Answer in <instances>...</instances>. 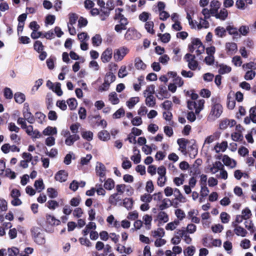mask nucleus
Instances as JSON below:
<instances>
[{
    "mask_svg": "<svg viewBox=\"0 0 256 256\" xmlns=\"http://www.w3.org/2000/svg\"><path fill=\"white\" fill-rule=\"evenodd\" d=\"M42 84V80L38 79L34 82V86L31 89L30 93L32 94H35L36 92L38 90L39 88Z\"/></svg>",
    "mask_w": 256,
    "mask_h": 256,
    "instance_id": "nucleus-45",
    "label": "nucleus"
},
{
    "mask_svg": "<svg viewBox=\"0 0 256 256\" xmlns=\"http://www.w3.org/2000/svg\"><path fill=\"white\" fill-rule=\"evenodd\" d=\"M141 34L134 29L129 28L126 32L124 38L127 40H136L140 38Z\"/></svg>",
    "mask_w": 256,
    "mask_h": 256,
    "instance_id": "nucleus-10",
    "label": "nucleus"
},
{
    "mask_svg": "<svg viewBox=\"0 0 256 256\" xmlns=\"http://www.w3.org/2000/svg\"><path fill=\"white\" fill-rule=\"evenodd\" d=\"M110 12L107 10L104 9H100V12L99 14L100 18L101 20L104 21L106 20V18L110 15Z\"/></svg>",
    "mask_w": 256,
    "mask_h": 256,
    "instance_id": "nucleus-55",
    "label": "nucleus"
},
{
    "mask_svg": "<svg viewBox=\"0 0 256 256\" xmlns=\"http://www.w3.org/2000/svg\"><path fill=\"white\" fill-rule=\"evenodd\" d=\"M222 162L225 166L230 168H234L236 166V162L234 159L231 158L228 155L224 154L222 156Z\"/></svg>",
    "mask_w": 256,
    "mask_h": 256,
    "instance_id": "nucleus-14",
    "label": "nucleus"
},
{
    "mask_svg": "<svg viewBox=\"0 0 256 256\" xmlns=\"http://www.w3.org/2000/svg\"><path fill=\"white\" fill-rule=\"evenodd\" d=\"M174 196L175 197L174 200H178L180 202L184 203L186 201V198L182 194L178 188H175Z\"/></svg>",
    "mask_w": 256,
    "mask_h": 256,
    "instance_id": "nucleus-30",
    "label": "nucleus"
},
{
    "mask_svg": "<svg viewBox=\"0 0 256 256\" xmlns=\"http://www.w3.org/2000/svg\"><path fill=\"white\" fill-rule=\"evenodd\" d=\"M85 184L86 182H84L82 181L80 182H78V181L74 180L70 184L69 188L73 192H76L79 186L84 187Z\"/></svg>",
    "mask_w": 256,
    "mask_h": 256,
    "instance_id": "nucleus-27",
    "label": "nucleus"
},
{
    "mask_svg": "<svg viewBox=\"0 0 256 256\" xmlns=\"http://www.w3.org/2000/svg\"><path fill=\"white\" fill-rule=\"evenodd\" d=\"M194 55L187 54L184 56V59L188 63V67L192 70H196L198 65V62L195 60Z\"/></svg>",
    "mask_w": 256,
    "mask_h": 256,
    "instance_id": "nucleus-8",
    "label": "nucleus"
},
{
    "mask_svg": "<svg viewBox=\"0 0 256 256\" xmlns=\"http://www.w3.org/2000/svg\"><path fill=\"white\" fill-rule=\"evenodd\" d=\"M80 138V136L76 134H74L69 136L65 140V144L68 146H70L74 144V143L78 140Z\"/></svg>",
    "mask_w": 256,
    "mask_h": 256,
    "instance_id": "nucleus-28",
    "label": "nucleus"
},
{
    "mask_svg": "<svg viewBox=\"0 0 256 256\" xmlns=\"http://www.w3.org/2000/svg\"><path fill=\"white\" fill-rule=\"evenodd\" d=\"M142 220L147 230H150L152 220V216L148 214H144L142 217Z\"/></svg>",
    "mask_w": 256,
    "mask_h": 256,
    "instance_id": "nucleus-31",
    "label": "nucleus"
},
{
    "mask_svg": "<svg viewBox=\"0 0 256 256\" xmlns=\"http://www.w3.org/2000/svg\"><path fill=\"white\" fill-rule=\"evenodd\" d=\"M228 146L226 141H222L221 142H218L214 146V150L216 152L220 153L224 152Z\"/></svg>",
    "mask_w": 256,
    "mask_h": 256,
    "instance_id": "nucleus-20",
    "label": "nucleus"
},
{
    "mask_svg": "<svg viewBox=\"0 0 256 256\" xmlns=\"http://www.w3.org/2000/svg\"><path fill=\"white\" fill-rule=\"evenodd\" d=\"M134 154L131 156L130 159L136 164H138L140 162L141 160V155L140 152L136 148H134Z\"/></svg>",
    "mask_w": 256,
    "mask_h": 256,
    "instance_id": "nucleus-26",
    "label": "nucleus"
},
{
    "mask_svg": "<svg viewBox=\"0 0 256 256\" xmlns=\"http://www.w3.org/2000/svg\"><path fill=\"white\" fill-rule=\"evenodd\" d=\"M68 176V174L66 171L60 170L56 173L54 178L56 181L62 182L66 180Z\"/></svg>",
    "mask_w": 256,
    "mask_h": 256,
    "instance_id": "nucleus-18",
    "label": "nucleus"
},
{
    "mask_svg": "<svg viewBox=\"0 0 256 256\" xmlns=\"http://www.w3.org/2000/svg\"><path fill=\"white\" fill-rule=\"evenodd\" d=\"M109 100L112 104H116L119 102V99L118 97V94L115 92H112L110 94Z\"/></svg>",
    "mask_w": 256,
    "mask_h": 256,
    "instance_id": "nucleus-47",
    "label": "nucleus"
},
{
    "mask_svg": "<svg viewBox=\"0 0 256 256\" xmlns=\"http://www.w3.org/2000/svg\"><path fill=\"white\" fill-rule=\"evenodd\" d=\"M236 124V122L234 120L224 119L222 120L219 125L221 130H225L228 128H232Z\"/></svg>",
    "mask_w": 256,
    "mask_h": 256,
    "instance_id": "nucleus-13",
    "label": "nucleus"
},
{
    "mask_svg": "<svg viewBox=\"0 0 256 256\" xmlns=\"http://www.w3.org/2000/svg\"><path fill=\"white\" fill-rule=\"evenodd\" d=\"M220 134L219 132H215L212 134L207 136L204 142V144H210L214 142L215 140H218L220 137Z\"/></svg>",
    "mask_w": 256,
    "mask_h": 256,
    "instance_id": "nucleus-23",
    "label": "nucleus"
},
{
    "mask_svg": "<svg viewBox=\"0 0 256 256\" xmlns=\"http://www.w3.org/2000/svg\"><path fill=\"white\" fill-rule=\"evenodd\" d=\"M169 220V216L167 213L160 210L157 214L155 220H158L160 224L166 223Z\"/></svg>",
    "mask_w": 256,
    "mask_h": 256,
    "instance_id": "nucleus-19",
    "label": "nucleus"
},
{
    "mask_svg": "<svg viewBox=\"0 0 256 256\" xmlns=\"http://www.w3.org/2000/svg\"><path fill=\"white\" fill-rule=\"evenodd\" d=\"M69 20L68 24L73 26L78 19V15L74 13H70L68 15Z\"/></svg>",
    "mask_w": 256,
    "mask_h": 256,
    "instance_id": "nucleus-58",
    "label": "nucleus"
},
{
    "mask_svg": "<svg viewBox=\"0 0 256 256\" xmlns=\"http://www.w3.org/2000/svg\"><path fill=\"white\" fill-rule=\"evenodd\" d=\"M205 100L204 99H199L198 100H188V108L190 110H195L196 114L198 115L204 109Z\"/></svg>",
    "mask_w": 256,
    "mask_h": 256,
    "instance_id": "nucleus-2",
    "label": "nucleus"
},
{
    "mask_svg": "<svg viewBox=\"0 0 256 256\" xmlns=\"http://www.w3.org/2000/svg\"><path fill=\"white\" fill-rule=\"evenodd\" d=\"M24 110L23 111L24 118L29 123L32 124L34 122V119L32 113L30 112L28 105L27 104H24Z\"/></svg>",
    "mask_w": 256,
    "mask_h": 256,
    "instance_id": "nucleus-16",
    "label": "nucleus"
},
{
    "mask_svg": "<svg viewBox=\"0 0 256 256\" xmlns=\"http://www.w3.org/2000/svg\"><path fill=\"white\" fill-rule=\"evenodd\" d=\"M234 232L238 236L242 237L246 236L248 233L244 228L240 226H236L235 228L234 229Z\"/></svg>",
    "mask_w": 256,
    "mask_h": 256,
    "instance_id": "nucleus-36",
    "label": "nucleus"
},
{
    "mask_svg": "<svg viewBox=\"0 0 256 256\" xmlns=\"http://www.w3.org/2000/svg\"><path fill=\"white\" fill-rule=\"evenodd\" d=\"M178 205L176 202H174V200L172 201L168 198H164L162 201V204L158 206V208L160 210H163L170 206H174L176 207Z\"/></svg>",
    "mask_w": 256,
    "mask_h": 256,
    "instance_id": "nucleus-15",
    "label": "nucleus"
},
{
    "mask_svg": "<svg viewBox=\"0 0 256 256\" xmlns=\"http://www.w3.org/2000/svg\"><path fill=\"white\" fill-rule=\"evenodd\" d=\"M222 168H224L223 164L220 161H216L212 164L209 165L208 166V170L212 174H215L220 171Z\"/></svg>",
    "mask_w": 256,
    "mask_h": 256,
    "instance_id": "nucleus-12",
    "label": "nucleus"
},
{
    "mask_svg": "<svg viewBox=\"0 0 256 256\" xmlns=\"http://www.w3.org/2000/svg\"><path fill=\"white\" fill-rule=\"evenodd\" d=\"M231 70V68L227 65L221 64L219 66L218 72L220 74H224L229 73Z\"/></svg>",
    "mask_w": 256,
    "mask_h": 256,
    "instance_id": "nucleus-42",
    "label": "nucleus"
},
{
    "mask_svg": "<svg viewBox=\"0 0 256 256\" xmlns=\"http://www.w3.org/2000/svg\"><path fill=\"white\" fill-rule=\"evenodd\" d=\"M222 112V107L218 103L214 104L211 108L210 112L208 116V119L210 121L215 120L218 118Z\"/></svg>",
    "mask_w": 256,
    "mask_h": 256,
    "instance_id": "nucleus-3",
    "label": "nucleus"
},
{
    "mask_svg": "<svg viewBox=\"0 0 256 256\" xmlns=\"http://www.w3.org/2000/svg\"><path fill=\"white\" fill-rule=\"evenodd\" d=\"M178 144L179 146L178 150L184 154H186V144L188 143L187 140L185 138H179L177 140Z\"/></svg>",
    "mask_w": 256,
    "mask_h": 256,
    "instance_id": "nucleus-24",
    "label": "nucleus"
},
{
    "mask_svg": "<svg viewBox=\"0 0 256 256\" xmlns=\"http://www.w3.org/2000/svg\"><path fill=\"white\" fill-rule=\"evenodd\" d=\"M32 238L34 241L40 245L44 244L46 242L44 234L42 230L38 227H34L31 229Z\"/></svg>",
    "mask_w": 256,
    "mask_h": 256,
    "instance_id": "nucleus-4",
    "label": "nucleus"
},
{
    "mask_svg": "<svg viewBox=\"0 0 256 256\" xmlns=\"http://www.w3.org/2000/svg\"><path fill=\"white\" fill-rule=\"evenodd\" d=\"M180 222L178 220H175L167 224L165 226V229L166 230H174L177 228Z\"/></svg>",
    "mask_w": 256,
    "mask_h": 256,
    "instance_id": "nucleus-37",
    "label": "nucleus"
},
{
    "mask_svg": "<svg viewBox=\"0 0 256 256\" xmlns=\"http://www.w3.org/2000/svg\"><path fill=\"white\" fill-rule=\"evenodd\" d=\"M220 6V3L216 0H213L210 2V6L211 12L212 14H216Z\"/></svg>",
    "mask_w": 256,
    "mask_h": 256,
    "instance_id": "nucleus-34",
    "label": "nucleus"
},
{
    "mask_svg": "<svg viewBox=\"0 0 256 256\" xmlns=\"http://www.w3.org/2000/svg\"><path fill=\"white\" fill-rule=\"evenodd\" d=\"M57 133L58 130L56 127L48 126L42 130V135L50 136L56 135Z\"/></svg>",
    "mask_w": 256,
    "mask_h": 256,
    "instance_id": "nucleus-21",
    "label": "nucleus"
},
{
    "mask_svg": "<svg viewBox=\"0 0 256 256\" xmlns=\"http://www.w3.org/2000/svg\"><path fill=\"white\" fill-rule=\"evenodd\" d=\"M98 137L102 141H107L110 139V134L107 130H102L98 132Z\"/></svg>",
    "mask_w": 256,
    "mask_h": 256,
    "instance_id": "nucleus-38",
    "label": "nucleus"
},
{
    "mask_svg": "<svg viewBox=\"0 0 256 256\" xmlns=\"http://www.w3.org/2000/svg\"><path fill=\"white\" fill-rule=\"evenodd\" d=\"M112 48H106L102 54L100 59L102 62L107 63L110 61L112 56Z\"/></svg>",
    "mask_w": 256,
    "mask_h": 256,
    "instance_id": "nucleus-9",
    "label": "nucleus"
},
{
    "mask_svg": "<svg viewBox=\"0 0 256 256\" xmlns=\"http://www.w3.org/2000/svg\"><path fill=\"white\" fill-rule=\"evenodd\" d=\"M256 73L255 72L250 70H248L244 76V78L246 80H252L256 76Z\"/></svg>",
    "mask_w": 256,
    "mask_h": 256,
    "instance_id": "nucleus-63",
    "label": "nucleus"
},
{
    "mask_svg": "<svg viewBox=\"0 0 256 256\" xmlns=\"http://www.w3.org/2000/svg\"><path fill=\"white\" fill-rule=\"evenodd\" d=\"M186 19L188 22H192V16L194 15L195 9L194 7H190L186 9Z\"/></svg>",
    "mask_w": 256,
    "mask_h": 256,
    "instance_id": "nucleus-46",
    "label": "nucleus"
},
{
    "mask_svg": "<svg viewBox=\"0 0 256 256\" xmlns=\"http://www.w3.org/2000/svg\"><path fill=\"white\" fill-rule=\"evenodd\" d=\"M209 26L208 22L207 21V19H205L204 18L202 19V18H200V22H198V30L204 28H206Z\"/></svg>",
    "mask_w": 256,
    "mask_h": 256,
    "instance_id": "nucleus-56",
    "label": "nucleus"
},
{
    "mask_svg": "<svg viewBox=\"0 0 256 256\" xmlns=\"http://www.w3.org/2000/svg\"><path fill=\"white\" fill-rule=\"evenodd\" d=\"M82 138L91 141L93 139V132L90 130H82L81 133Z\"/></svg>",
    "mask_w": 256,
    "mask_h": 256,
    "instance_id": "nucleus-39",
    "label": "nucleus"
},
{
    "mask_svg": "<svg viewBox=\"0 0 256 256\" xmlns=\"http://www.w3.org/2000/svg\"><path fill=\"white\" fill-rule=\"evenodd\" d=\"M133 200L130 198H125L123 200V206L128 210L132 208L133 206Z\"/></svg>",
    "mask_w": 256,
    "mask_h": 256,
    "instance_id": "nucleus-51",
    "label": "nucleus"
},
{
    "mask_svg": "<svg viewBox=\"0 0 256 256\" xmlns=\"http://www.w3.org/2000/svg\"><path fill=\"white\" fill-rule=\"evenodd\" d=\"M190 52H192L196 50L197 55L200 54L204 52V47L198 38H194L192 41V45L189 46Z\"/></svg>",
    "mask_w": 256,
    "mask_h": 256,
    "instance_id": "nucleus-5",
    "label": "nucleus"
},
{
    "mask_svg": "<svg viewBox=\"0 0 256 256\" xmlns=\"http://www.w3.org/2000/svg\"><path fill=\"white\" fill-rule=\"evenodd\" d=\"M116 76L110 72L107 73L105 76L104 82L110 84L115 80Z\"/></svg>",
    "mask_w": 256,
    "mask_h": 256,
    "instance_id": "nucleus-50",
    "label": "nucleus"
},
{
    "mask_svg": "<svg viewBox=\"0 0 256 256\" xmlns=\"http://www.w3.org/2000/svg\"><path fill=\"white\" fill-rule=\"evenodd\" d=\"M129 50L126 47H121L116 49L114 54V58L116 62L122 60L128 52Z\"/></svg>",
    "mask_w": 256,
    "mask_h": 256,
    "instance_id": "nucleus-7",
    "label": "nucleus"
},
{
    "mask_svg": "<svg viewBox=\"0 0 256 256\" xmlns=\"http://www.w3.org/2000/svg\"><path fill=\"white\" fill-rule=\"evenodd\" d=\"M67 104L72 110H74L77 106V102L75 98H71L67 100Z\"/></svg>",
    "mask_w": 256,
    "mask_h": 256,
    "instance_id": "nucleus-62",
    "label": "nucleus"
},
{
    "mask_svg": "<svg viewBox=\"0 0 256 256\" xmlns=\"http://www.w3.org/2000/svg\"><path fill=\"white\" fill-rule=\"evenodd\" d=\"M134 66L138 70H144L146 68V64L140 58H135Z\"/></svg>",
    "mask_w": 256,
    "mask_h": 256,
    "instance_id": "nucleus-35",
    "label": "nucleus"
},
{
    "mask_svg": "<svg viewBox=\"0 0 256 256\" xmlns=\"http://www.w3.org/2000/svg\"><path fill=\"white\" fill-rule=\"evenodd\" d=\"M121 200L120 195L118 194L114 193L110 196L108 202L112 205L116 206Z\"/></svg>",
    "mask_w": 256,
    "mask_h": 256,
    "instance_id": "nucleus-25",
    "label": "nucleus"
},
{
    "mask_svg": "<svg viewBox=\"0 0 256 256\" xmlns=\"http://www.w3.org/2000/svg\"><path fill=\"white\" fill-rule=\"evenodd\" d=\"M45 118L46 116L40 112H37L35 114V118L36 120L40 124H42L43 122L45 120Z\"/></svg>",
    "mask_w": 256,
    "mask_h": 256,
    "instance_id": "nucleus-60",
    "label": "nucleus"
},
{
    "mask_svg": "<svg viewBox=\"0 0 256 256\" xmlns=\"http://www.w3.org/2000/svg\"><path fill=\"white\" fill-rule=\"evenodd\" d=\"M158 94L160 96L159 97V98L160 99H163L164 98H167L170 96V94H168L166 87H162L160 88Z\"/></svg>",
    "mask_w": 256,
    "mask_h": 256,
    "instance_id": "nucleus-49",
    "label": "nucleus"
},
{
    "mask_svg": "<svg viewBox=\"0 0 256 256\" xmlns=\"http://www.w3.org/2000/svg\"><path fill=\"white\" fill-rule=\"evenodd\" d=\"M19 250L16 247L8 248V256H17L19 253Z\"/></svg>",
    "mask_w": 256,
    "mask_h": 256,
    "instance_id": "nucleus-64",
    "label": "nucleus"
},
{
    "mask_svg": "<svg viewBox=\"0 0 256 256\" xmlns=\"http://www.w3.org/2000/svg\"><path fill=\"white\" fill-rule=\"evenodd\" d=\"M228 12L226 10L223 8L220 12L216 14V18H218L222 20H225L228 16Z\"/></svg>",
    "mask_w": 256,
    "mask_h": 256,
    "instance_id": "nucleus-57",
    "label": "nucleus"
},
{
    "mask_svg": "<svg viewBox=\"0 0 256 256\" xmlns=\"http://www.w3.org/2000/svg\"><path fill=\"white\" fill-rule=\"evenodd\" d=\"M2 151L5 154L12 152H19L20 149L16 145H10V144H4L1 147Z\"/></svg>",
    "mask_w": 256,
    "mask_h": 256,
    "instance_id": "nucleus-11",
    "label": "nucleus"
},
{
    "mask_svg": "<svg viewBox=\"0 0 256 256\" xmlns=\"http://www.w3.org/2000/svg\"><path fill=\"white\" fill-rule=\"evenodd\" d=\"M234 92H230L227 96V106L230 110H232L235 107L236 102L234 99Z\"/></svg>",
    "mask_w": 256,
    "mask_h": 256,
    "instance_id": "nucleus-22",
    "label": "nucleus"
},
{
    "mask_svg": "<svg viewBox=\"0 0 256 256\" xmlns=\"http://www.w3.org/2000/svg\"><path fill=\"white\" fill-rule=\"evenodd\" d=\"M46 232L52 233L54 231V227L58 226L60 224V221L56 219L54 216L46 214Z\"/></svg>",
    "mask_w": 256,
    "mask_h": 256,
    "instance_id": "nucleus-1",
    "label": "nucleus"
},
{
    "mask_svg": "<svg viewBox=\"0 0 256 256\" xmlns=\"http://www.w3.org/2000/svg\"><path fill=\"white\" fill-rule=\"evenodd\" d=\"M14 100L17 103L22 104L26 100L25 95L21 92H16L14 96Z\"/></svg>",
    "mask_w": 256,
    "mask_h": 256,
    "instance_id": "nucleus-44",
    "label": "nucleus"
},
{
    "mask_svg": "<svg viewBox=\"0 0 256 256\" xmlns=\"http://www.w3.org/2000/svg\"><path fill=\"white\" fill-rule=\"evenodd\" d=\"M226 50L228 54L231 55L235 54L238 50L237 45L234 42H228L225 44Z\"/></svg>",
    "mask_w": 256,
    "mask_h": 256,
    "instance_id": "nucleus-17",
    "label": "nucleus"
},
{
    "mask_svg": "<svg viewBox=\"0 0 256 256\" xmlns=\"http://www.w3.org/2000/svg\"><path fill=\"white\" fill-rule=\"evenodd\" d=\"M106 222L112 226L116 228H118L120 226V224L118 221L115 220L113 215L109 216L106 218Z\"/></svg>",
    "mask_w": 256,
    "mask_h": 256,
    "instance_id": "nucleus-33",
    "label": "nucleus"
},
{
    "mask_svg": "<svg viewBox=\"0 0 256 256\" xmlns=\"http://www.w3.org/2000/svg\"><path fill=\"white\" fill-rule=\"evenodd\" d=\"M96 176L100 177V181L101 183L106 180V166L101 162H97L96 166Z\"/></svg>",
    "mask_w": 256,
    "mask_h": 256,
    "instance_id": "nucleus-6",
    "label": "nucleus"
},
{
    "mask_svg": "<svg viewBox=\"0 0 256 256\" xmlns=\"http://www.w3.org/2000/svg\"><path fill=\"white\" fill-rule=\"evenodd\" d=\"M151 234L154 238H160L164 236L165 232L164 230L162 228H158L156 230L151 232Z\"/></svg>",
    "mask_w": 256,
    "mask_h": 256,
    "instance_id": "nucleus-29",
    "label": "nucleus"
},
{
    "mask_svg": "<svg viewBox=\"0 0 256 256\" xmlns=\"http://www.w3.org/2000/svg\"><path fill=\"white\" fill-rule=\"evenodd\" d=\"M47 206L51 210H54L59 206V204L56 200H50L47 202Z\"/></svg>",
    "mask_w": 256,
    "mask_h": 256,
    "instance_id": "nucleus-59",
    "label": "nucleus"
},
{
    "mask_svg": "<svg viewBox=\"0 0 256 256\" xmlns=\"http://www.w3.org/2000/svg\"><path fill=\"white\" fill-rule=\"evenodd\" d=\"M196 252V248L194 246H191L186 248L184 251L186 256H192Z\"/></svg>",
    "mask_w": 256,
    "mask_h": 256,
    "instance_id": "nucleus-53",
    "label": "nucleus"
},
{
    "mask_svg": "<svg viewBox=\"0 0 256 256\" xmlns=\"http://www.w3.org/2000/svg\"><path fill=\"white\" fill-rule=\"evenodd\" d=\"M47 194L50 198H54L58 196V190L53 188H48L46 190Z\"/></svg>",
    "mask_w": 256,
    "mask_h": 256,
    "instance_id": "nucleus-43",
    "label": "nucleus"
},
{
    "mask_svg": "<svg viewBox=\"0 0 256 256\" xmlns=\"http://www.w3.org/2000/svg\"><path fill=\"white\" fill-rule=\"evenodd\" d=\"M34 186L36 190L38 192H41L44 188V185L42 179H39L35 181Z\"/></svg>",
    "mask_w": 256,
    "mask_h": 256,
    "instance_id": "nucleus-41",
    "label": "nucleus"
},
{
    "mask_svg": "<svg viewBox=\"0 0 256 256\" xmlns=\"http://www.w3.org/2000/svg\"><path fill=\"white\" fill-rule=\"evenodd\" d=\"M146 98V104L150 108H153L156 105V98L154 96H144Z\"/></svg>",
    "mask_w": 256,
    "mask_h": 256,
    "instance_id": "nucleus-32",
    "label": "nucleus"
},
{
    "mask_svg": "<svg viewBox=\"0 0 256 256\" xmlns=\"http://www.w3.org/2000/svg\"><path fill=\"white\" fill-rule=\"evenodd\" d=\"M92 44L94 46H99L102 42V38L100 34H96L92 38Z\"/></svg>",
    "mask_w": 256,
    "mask_h": 256,
    "instance_id": "nucleus-48",
    "label": "nucleus"
},
{
    "mask_svg": "<svg viewBox=\"0 0 256 256\" xmlns=\"http://www.w3.org/2000/svg\"><path fill=\"white\" fill-rule=\"evenodd\" d=\"M138 97H134L130 98L126 102V105L129 108H132L139 102Z\"/></svg>",
    "mask_w": 256,
    "mask_h": 256,
    "instance_id": "nucleus-54",
    "label": "nucleus"
},
{
    "mask_svg": "<svg viewBox=\"0 0 256 256\" xmlns=\"http://www.w3.org/2000/svg\"><path fill=\"white\" fill-rule=\"evenodd\" d=\"M83 214V210L80 208H74L72 212L74 216L76 218H82Z\"/></svg>",
    "mask_w": 256,
    "mask_h": 256,
    "instance_id": "nucleus-61",
    "label": "nucleus"
},
{
    "mask_svg": "<svg viewBox=\"0 0 256 256\" xmlns=\"http://www.w3.org/2000/svg\"><path fill=\"white\" fill-rule=\"evenodd\" d=\"M115 186V182L114 180L112 178L107 179L104 184V188L108 190H112Z\"/></svg>",
    "mask_w": 256,
    "mask_h": 256,
    "instance_id": "nucleus-40",
    "label": "nucleus"
},
{
    "mask_svg": "<svg viewBox=\"0 0 256 256\" xmlns=\"http://www.w3.org/2000/svg\"><path fill=\"white\" fill-rule=\"evenodd\" d=\"M128 74V70L126 66H122L120 67L118 72V76L120 78H123Z\"/></svg>",
    "mask_w": 256,
    "mask_h": 256,
    "instance_id": "nucleus-52",
    "label": "nucleus"
}]
</instances>
